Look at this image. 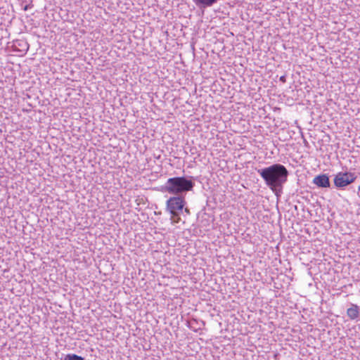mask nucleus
<instances>
[{"mask_svg":"<svg viewBox=\"0 0 360 360\" xmlns=\"http://www.w3.org/2000/svg\"><path fill=\"white\" fill-rule=\"evenodd\" d=\"M256 171L264 181L266 185L273 191L281 190L287 181L289 175L286 167L279 163L273 164L262 169H256Z\"/></svg>","mask_w":360,"mask_h":360,"instance_id":"1","label":"nucleus"},{"mask_svg":"<svg viewBox=\"0 0 360 360\" xmlns=\"http://www.w3.org/2000/svg\"><path fill=\"white\" fill-rule=\"evenodd\" d=\"M194 186L195 183L191 179L185 176L172 177L168 179L161 191L179 196V194L191 191Z\"/></svg>","mask_w":360,"mask_h":360,"instance_id":"2","label":"nucleus"},{"mask_svg":"<svg viewBox=\"0 0 360 360\" xmlns=\"http://www.w3.org/2000/svg\"><path fill=\"white\" fill-rule=\"evenodd\" d=\"M185 204L186 202L183 197H171L166 202V210L169 212L172 217H176L180 215Z\"/></svg>","mask_w":360,"mask_h":360,"instance_id":"3","label":"nucleus"},{"mask_svg":"<svg viewBox=\"0 0 360 360\" xmlns=\"http://www.w3.org/2000/svg\"><path fill=\"white\" fill-rule=\"evenodd\" d=\"M356 177L355 173L340 172L335 175L334 184L338 188H343L354 182Z\"/></svg>","mask_w":360,"mask_h":360,"instance_id":"4","label":"nucleus"},{"mask_svg":"<svg viewBox=\"0 0 360 360\" xmlns=\"http://www.w3.org/2000/svg\"><path fill=\"white\" fill-rule=\"evenodd\" d=\"M313 183L319 188H329L330 186L329 177L326 174L316 176L313 179Z\"/></svg>","mask_w":360,"mask_h":360,"instance_id":"5","label":"nucleus"},{"mask_svg":"<svg viewBox=\"0 0 360 360\" xmlns=\"http://www.w3.org/2000/svg\"><path fill=\"white\" fill-rule=\"evenodd\" d=\"M347 316L352 320L359 316V308L356 304H352L351 307L347 310Z\"/></svg>","mask_w":360,"mask_h":360,"instance_id":"6","label":"nucleus"},{"mask_svg":"<svg viewBox=\"0 0 360 360\" xmlns=\"http://www.w3.org/2000/svg\"><path fill=\"white\" fill-rule=\"evenodd\" d=\"M17 46H19L20 47H22V49L21 51H26L28 49V44L25 41H19L17 40L14 42L13 46L17 49ZM18 51H20V49H18Z\"/></svg>","mask_w":360,"mask_h":360,"instance_id":"7","label":"nucleus"},{"mask_svg":"<svg viewBox=\"0 0 360 360\" xmlns=\"http://www.w3.org/2000/svg\"><path fill=\"white\" fill-rule=\"evenodd\" d=\"M63 360H84V358L75 354H68Z\"/></svg>","mask_w":360,"mask_h":360,"instance_id":"8","label":"nucleus"},{"mask_svg":"<svg viewBox=\"0 0 360 360\" xmlns=\"http://www.w3.org/2000/svg\"><path fill=\"white\" fill-rule=\"evenodd\" d=\"M171 219H173L174 223H178L180 221V219H181L179 215H178V217H172L171 216Z\"/></svg>","mask_w":360,"mask_h":360,"instance_id":"9","label":"nucleus"},{"mask_svg":"<svg viewBox=\"0 0 360 360\" xmlns=\"http://www.w3.org/2000/svg\"><path fill=\"white\" fill-rule=\"evenodd\" d=\"M280 81L282 82L283 83H285L286 82L285 76H281L280 77Z\"/></svg>","mask_w":360,"mask_h":360,"instance_id":"10","label":"nucleus"},{"mask_svg":"<svg viewBox=\"0 0 360 360\" xmlns=\"http://www.w3.org/2000/svg\"><path fill=\"white\" fill-rule=\"evenodd\" d=\"M185 211H186V212H189V210H188V208H186V209H185Z\"/></svg>","mask_w":360,"mask_h":360,"instance_id":"11","label":"nucleus"}]
</instances>
